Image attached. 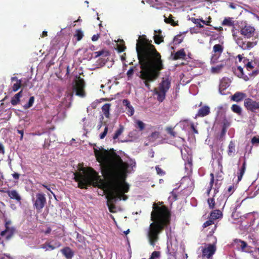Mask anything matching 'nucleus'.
Returning <instances> with one entry per match:
<instances>
[{
	"label": "nucleus",
	"instance_id": "1",
	"mask_svg": "<svg viewBox=\"0 0 259 259\" xmlns=\"http://www.w3.org/2000/svg\"><path fill=\"white\" fill-rule=\"evenodd\" d=\"M94 151L97 160L101 163L102 174L107 179L108 193L106 196L107 204L109 211L115 212L114 204L118 200L127 199L125 193L129 190V185L125 182L128 165L123 162L113 149L110 150L99 148L94 144Z\"/></svg>",
	"mask_w": 259,
	"mask_h": 259
},
{
	"label": "nucleus",
	"instance_id": "2",
	"mask_svg": "<svg viewBox=\"0 0 259 259\" xmlns=\"http://www.w3.org/2000/svg\"><path fill=\"white\" fill-rule=\"evenodd\" d=\"M152 42L145 35H142L139 36L136 44V51L141 69L140 78L148 90L151 87L150 83L155 80L159 76L160 71L164 69L161 55Z\"/></svg>",
	"mask_w": 259,
	"mask_h": 259
},
{
	"label": "nucleus",
	"instance_id": "3",
	"mask_svg": "<svg viewBox=\"0 0 259 259\" xmlns=\"http://www.w3.org/2000/svg\"><path fill=\"white\" fill-rule=\"evenodd\" d=\"M151 212V221L146 235L148 242L154 247L160 239V235L170 224L171 212L163 202L154 203Z\"/></svg>",
	"mask_w": 259,
	"mask_h": 259
},
{
	"label": "nucleus",
	"instance_id": "4",
	"mask_svg": "<svg viewBox=\"0 0 259 259\" xmlns=\"http://www.w3.org/2000/svg\"><path fill=\"white\" fill-rule=\"evenodd\" d=\"M74 180L78 183V187L80 189H87L94 181L93 176L84 168H81L79 172H74Z\"/></svg>",
	"mask_w": 259,
	"mask_h": 259
},
{
	"label": "nucleus",
	"instance_id": "5",
	"mask_svg": "<svg viewBox=\"0 0 259 259\" xmlns=\"http://www.w3.org/2000/svg\"><path fill=\"white\" fill-rule=\"evenodd\" d=\"M240 33L245 38H252V40H257L258 42V32L256 31L253 26L245 23L244 26L240 27Z\"/></svg>",
	"mask_w": 259,
	"mask_h": 259
},
{
	"label": "nucleus",
	"instance_id": "6",
	"mask_svg": "<svg viewBox=\"0 0 259 259\" xmlns=\"http://www.w3.org/2000/svg\"><path fill=\"white\" fill-rule=\"evenodd\" d=\"M232 31L233 33V36L236 43L243 50H249L255 46L257 44V40H252L251 41L244 40L242 37H238L234 32L233 30H232Z\"/></svg>",
	"mask_w": 259,
	"mask_h": 259
},
{
	"label": "nucleus",
	"instance_id": "7",
	"mask_svg": "<svg viewBox=\"0 0 259 259\" xmlns=\"http://www.w3.org/2000/svg\"><path fill=\"white\" fill-rule=\"evenodd\" d=\"M77 78L75 83L73 86V91L75 92L76 96L82 98L84 97L85 96L84 81L80 76L77 77Z\"/></svg>",
	"mask_w": 259,
	"mask_h": 259
},
{
	"label": "nucleus",
	"instance_id": "8",
	"mask_svg": "<svg viewBox=\"0 0 259 259\" xmlns=\"http://www.w3.org/2000/svg\"><path fill=\"white\" fill-rule=\"evenodd\" d=\"M217 250L215 244H208L202 249V257L203 259H212L213 255Z\"/></svg>",
	"mask_w": 259,
	"mask_h": 259
},
{
	"label": "nucleus",
	"instance_id": "9",
	"mask_svg": "<svg viewBox=\"0 0 259 259\" xmlns=\"http://www.w3.org/2000/svg\"><path fill=\"white\" fill-rule=\"evenodd\" d=\"M244 106L247 110L255 113L256 110H259V101L257 102L251 98H247L244 100Z\"/></svg>",
	"mask_w": 259,
	"mask_h": 259
},
{
	"label": "nucleus",
	"instance_id": "10",
	"mask_svg": "<svg viewBox=\"0 0 259 259\" xmlns=\"http://www.w3.org/2000/svg\"><path fill=\"white\" fill-rule=\"evenodd\" d=\"M46 204V198L45 195L41 193H38L36 194V200L34 203V206L36 209L40 211Z\"/></svg>",
	"mask_w": 259,
	"mask_h": 259
},
{
	"label": "nucleus",
	"instance_id": "11",
	"mask_svg": "<svg viewBox=\"0 0 259 259\" xmlns=\"http://www.w3.org/2000/svg\"><path fill=\"white\" fill-rule=\"evenodd\" d=\"M234 241L237 244V246L241 248L242 251L246 252H251L252 251V247L248 246L246 242L238 239H236Z\"/></svg>",
	"mask_w": 259,
	"mask_h": 259
},
{
	"label": "nucleus",
	"instance_id": "12",
	"mask_svg": "<svg viewBox=\"0 0 259 259\" xmlns=\"http://www.w3.org/2000/svg\"><path fill=\"white\" fill-rule=\"evenodd\" d=\"M166 92L167 91L158 87L154 90V94L157 95V100L160 102H162L165 98Z\"/></svg>",
	"mask_w": 259,
	"mask_h": 259
},
{
	"label": "nucleus",
	"instance_id": "13",
	"mask_svg": "<svg viewBox=\"0 0 259 259\" xmlns=\"http://www.w3.org/2000/svg\"><path fill=\"white\" fill-rule=\"evenodd\" d=\"M61 246V243L58 241H56L54 242V245H51L50 242H46L45 243L41 244L40 245V247L45 249L46 250H48L49 249L54 250L56 248L60 247Z\"/></svg>",
	"mask_w": 259,
	"mask_h": 259
},
{
	"label": "nucleus",
	"instance_id": "14",
	"mask_svg": "<svg viewBox=\"0 0 259 259\" xmlns=\"http://www.w3.org/2000/svg\"><path fill=\"white\" fill-rule=\"evenodd\" d=\"M210 113V108L208 106L205 105L201 107L196 114L197 117H204L208 115Z\"/></svg>",
	"mask_w": 259,
	"mask_h": 259
},
{
	"label": "nucleus",
	"instance_id": "15",
	"mask_svg": "<svg viewBox=\"0 0 259 259\" xmlns=\"http://www.w3.org/2000/svg\"><path fill=\"white\" fill-rule=\"evenodd\" d=\"M246 97V94L240 92H237L231 96V100L236 102H240L245 99Z\"/></svg>",
	"mask_w": 259,
	"mask_h": 259
},
{
	"label": "nucleus",
	"instance_id": "16",
	"mask_svg": "<svg viewBox=\"0 0 259 259\" xmlns=\"http://www.w3.org/2000/svg\"><path fill=\"white\" fill-rule=\"evenodd\" d=\"M6 193L11 199L15 200L17 202L21 203V197L16 190H8Z\"/></svg>",
	"mask_w": 259,
	"mask_h": 259
},
{
	"label": "nucleus",
	"instance_id": "17",
	"mask_svg": "<svg viewBox=\"0 0 259 259\" xmlns=\"http://www.w3.org/2000/svg\"><path fill=\"white\" fill-rule=\"evenodd\" d=\"M170 83L171 80L168 78H163L162 81L159 83L158 88L167 92L170 87Z\"/></svg>",
	"mask_w": 259,
	"mask_h": 259
},
{
	"label": "nucleus",
	"instance_id": "18",
	"mask_svg": "<svg viewBox=\"0 0 259 259\" xmlns=\"http://www.w3.org/2000/svg\"><path fill=\"white\" fill-rule=\"evenodd\" d=\"M61 251L67 259H71L73 256L74 252L69 247H64Z\"/></svg>",
	"mask_w": 259,
	"mask_h": 259
},
{
	"label": "nucleus",
	"instance_id": "19",
	"mask_svg": "<svg viewBox=\"0 0 259 259\" xmlns=\"http://www.w3.org/2000/svg\"><path fill=\"white\" fill-rule=\"evenodd\" d=\"M122 104L126 106V110L127 111L128 115L132 116L134 113V109L131 105L130 102L127 99H124L122 101Z\"/></svg>",
	"mask_w": 259,
	"mask_h": 259
},
{
	"label": "nucleus",
	"instance_id": "20",
	"mask_svg": "<svg viewBox=\"0 0 259 259\" xmlns=\"http://www.w3.org/2000/svg\"><path fill=\"white\" fill-rule=\"evenodd\" d=\"M235 144L233 141H231L228 146L227 151L228 155L229 156L233 157L235 155L236 153Z\"/></svg>",
	"mask_w": 259,
	"mask_h": 259
},
{
	"label": "nucleus",
	"instance_id": "21",
	"mask_svg": "<svg viewBox=\"0 0 259 259\" xmlns=\"http://www.w3.org/2000/svg\"><path fill=\"white\" fill-rule=\"evenodd\" d=\"M186 56V54L184 49H181L175 53L173 57V60H177L181 59H184Z\"/></svg>",
	"mask_w": 259,
	"mask_h": 259
},
{
	"label": "nucleus",
	"instance_id": "22",
	"mask_svg": "<svg viewBox=\"0 0 259 259\" xmlns=\"http://www.w3.org/2000/svg\"><path fill=\"white\" fill-rule=\"evenodd\" d=\"M246 162L245 158L244 159V161L242 163V165L240 168L239 169V172H238L237 175V178H238V181H240L242 178V177L245 172V169H246Z\"/></svg>",
	"mask_w": 259,
	"mask_h": 259
},
{
	"label": "nucleus",
	"instance_id": "23",
	"mask_svg": "<svg viewBox=\"0 0 259 259\" xmlns=\"http://www.w3.org/2000/svg\"><path fill=\"white\" fill-rule=\"evenodd\" d=\"M14 231H15V228H13V227H12L11 229H8V227H7V228H6L5 230L2 231L1 232V235L2 236H4L6 235V234L8 232L9 233V234L6 237V239L7 240H9L10 239L12 236H13L14 233Z\"/></svg>",
	"mask_w": 259,
	"mask_h": 259
},
{
	"label": "nucleus",
	"instance_id": "24",
	"mask_svg": "<svg viewBox=\"0 0 259 259\" xmlns=\"http://www.w3.org/2000/svg\"><path fill=\"white\" fill-rule=\"evenodd\" d=\"M22 96V90L20 91L12 98L11 103L13 106L17 105L20 102V98Z\"/></svg>",
	"mask_w": 259,
	"mask_h": 259
},
{
	"label": "nucleus",
	"instance_id": "25",
	"mask_svg": "<svg viewBox=\"0 0 259 259\" xmlns=\"http://www.w3.org/2000/svg\"><path fill=\"white\" fill-rule=\"evenodd\" d=\"M110 103H106L102 107V111L106 118H109L110 117V109L111 107Z\"/></svg>",
	"mask_w": 259,
	"mask_h": 259
},
{
	"label": "nucleus",
	"instance_id": "26",
	"mask_svg": "<svg viewBox=\"0 0 259 259\" xmlns=\"http://www.w3.org/2000/svg\"><path fill=\"white\" fill-rule=\"evenodd\" d=\"M234 73L239 78H243L245 80H247V76L246 75L244 76L243 69L241 66L237 67V69L234 71Z\"/></svg>",
	"mask_w": 259,
	"mask_h": 259
},
{
	"label": "nucleus",
	"instance_id": "27",
	"mask_svg": "<svg viewBox=\"0 0 259 259\" xmlns=\"http://www.w3.org/2000/svg\"><path fill=\"white\" fill-rule=\"evenodd\" d=\"M223 215L222 212L219 209L213 210L210 213V217L213 220L221 218Z\"/></svg>",
	"mask_w": 259,
	"mask_h": 259
},
{
	"label": "nucleus",
	"instance_id": "28",
	"mask_svg": "<svg viewBox=\"0 0 259 259\" xmlns=\"http://www.w3.org/2000/svg\"><path fill=\"white\" fill-rule=\"evenodd\" d=\"M232 111L236 113L239 116H241L242 113V109L241 107L237 104H233L231 107Z\"/></svg>",
	"mask_w": 259,
	"mask_h": 259
},
{
	"label": "nucleus",
	"instance_id": "29",
	"mask_svg": "<svg viewBox=\"0 0 259 259\" xmlns=\"http://www.w3.org/2000/svg\"><path fill=\"white\" fill-rule=\"evenodd\" d=\"M235 189L234 185H232L230 186L227 190L225 191V194H224V198H228L229 196H230L234 192Z\"/></svg>",
	"mask_w": 259,
	"mask_h": 259
},
{
	"label": "nucleus",
	"instance_id": "30",
	"mask_svg": "<svg viewBox=\"0 0 259 259\" xmlns=\"http://www.w3.org/2000/svg\"><path fill=\"white\" fill-rule=\"evenodd\" d=\"M223 47L220 44L215 45L213 47V52L219 54V56L223 52Z\"/></svg>",
	"mask_w": 259,
	"mask_h": 259
},
{
	"label": "nucleus",
	"instance_id": "31",
	"mask_svg": "<svg viewBox=\"0 0 259 259\" xmlns=\"http://www.w3.org/2000/svg\"><path fill=\"white\" fill-rule=\"evenodd\" d=\"M222 25L224 26H228L229 27L234 26V21L232 18H225L222 23Z\"/></svg>",
	"mask_w": 259,
	"mask_h": 259
},
{
	"label": "nucleus",
	"instance_id": "32",
	"mask_svg": "<svg viewBox=\"0 0 259 259\" xmlns=\"http://www.w3.org/2000/svg\"><path fill=\"white\" fill-rule=\"evenodd\" d=\"M153 39L155 43L157 45H159L164 41V37L160 34H154Z\"/></svg>",
	"mask_w": 259,
	"mask_h": 259
},
{
	"label": "nucleus",
	"instance_id": "33",
	"mask_svg": "<svg viewBox=\"0 0 259 259\" xmlns=\"http://www.w3.org/2000/svg\"><path fill=\"white\" fill-rule=\"evenodd\" d=\"M123 126L120 125L119 128L116 131L115 133L114 134L113 137V139L114 140L117 139L119 137V136L123 133Z\"/></svg>",
	"mask_w": 259,
	"mask_h": 259
},
{
	"label": "nucleus",
	"instance_id": "34",
	"mask_svg": "<svg viewBox=\"0 0 259 259\" xmlns=\"http://www.w3.org/2000/svg\"><path fill=\"white\" fill-rule=\"evenodd\" d=\"M74 36L76 37L77 41H80L83 36V32L81 29H77Z\"/></svg>",
	"mask_w": 259,
	"mask_h": 259
},
{
	"label": "nucleus",
	"instance_id": "35",
	"mask_svg": "<svg viewBox=\"0 0 259 259\" xmlns=\"http://www.w3.org/2000/svg\"><path fill=\"white\" fill-rule=\"evenodd\" d=\"M164 21L166 23H170L172 26L178 25V23L175 22L173 19V16L171 15H169L168 18L165 17Z\"/></svg>",
	"mask_w": 259,
	"mask_h": 259
},
{
	"label": "nucleus",
	"instance_id": "36",
	"mask_svg": "<svg viewBox=\"0 0 259 259\" xmlns=\"http://www.w3.org/2000/svg\"><path fill=\"white\" fill-rule=\"evenodd\" d=\"M243 62L248 70H250L254 68V66H253L252 62L249 61L248 59H244Z\"/></svg>",
	"mask_w": 259,
	"mask_h": 259
},
{
	"label": "nucleus",
	"instance_id": "37",
	"mask_svg": "<svg viewBox=\"0 0 259 259\" xmlns=\"http://www.w3.org/2000/svg\"><path fill=\"white\" fill-rule=\"evenodd\" d=\"M22 86V80H18V82L15 83L12 86V90L13 92L17 91Z\"/></svg>",
	"mask_w": 259,
	"mask_h": 259
},
{
	"label": "nucleus",
	"instance_id": "38",
	"mask_svg": "<svg viewBox=\"0 0 259 259\" xmlns=\"http://www.w3.org/2000/svg\"><path fill=\"white\" fill-rule=\"evenodd\" d=\"M34 102V97L31 96L30 97L28 102L24 105V108L25 109L30 108L33 104Z\"/></svg>",
	"mask_w": 259,
	"mask_h": 259
},
{
	"label": "nucleus",
	"instance_id": "39",
	"mask_svg": "<svg viewBox=\"0 0 259 259\" xmlns=\"http://www.w3.org/2000/svg\"><path fill=\"white\" fill-rule=\"evenodd\" d=\"M136 127L138 128L139 131H142L144 130L145 127V124L141 120H137L136 122Z\"/></svg>",
	"mask_w": 259,
	"mask_h": 259
},
{
	"label": "nucleus",
	"instance_id": "40",
	"mask_svg": "<svg viewBox=\"0 0 259 259\" xmlns=\"http://www.w3.org/2000/svg\"><path fill=\"white\" fill-rule=\"evenodd\" d=\"M191 20L193 23L197 25V27H199V28H203L204 27L203 25L201 24V20H202V19H196L195 18H191Z\"/></svg>",
	"mask_w": 259,
	"mask_h": 259
},
{
	"label": "nucleus",
	"instance_id": "41",
	"mask_svg": "<svg viewBox=\"0 0 259 259\" xmlns=\"http://www.w3.org/2000/svg\"><path fill=\"white\" fill-rule=\"evenodd\" d=\"M167 134L170 135L171 137L175 138L177 136L176 133L174 131V128L172 127H167L165 129Z\"/></svg>",
	"mask_w": 259,
	"mask_h": 259
},
{
	"label": "nucleus",
	"instance_id": "42",
	"mask_svg": "<svg viewBox=\"0 0 259 259\" xmlns=\"http://www.w3.org/2000/svg\"><path fill=\"white\" fill-rule=\"evenodd\" d=\"M183 40V38L181 35H177L174 38V42L176 45L181 44Z\"/></svg>",
	"mask_w": 259,
	"mask_h": 259
},
{
	"label": "nucleus",
	"instance_id": "43",
	"mask_svg": "<svg viewBox=\"0 0 259 259\" xmlns=\"http://www.w3.org/2000/svg\"><path fill=\"white\" fill-rule=\"evenodd\" d=\"M122 44H119L117 45V50L119 53H121L126 49L125 45L123 44V41L122 40Z\"/></svg>",
	"mask_w": 259,
	"mask_h": 259
},
{
	"label": "nucleus",
	"instance_id": "44",
	"mask_svg": "<svg viewBox=\"0 0 259 259\" xmlns=\"http://www.w3.org/2000/svg\"><path fill=\"white\" fill-rule=\"evenodd\" d=\"M159 133L158 132L155 131L151 134V135L149 136V138L151 140L154 141L159 137Z\"/></svg>",
	"mask_w": 259,
	"mask_h": 259
},
{
	"label": "nucleus",
	"instance_id": "45",
	"mask_svg": "<svg viewBox=\"0 0 259 259\" xmlns=\"http://www.w3.org/2000/svg\"><path fill=\"white\" fill-rule=\"evenodd\" d=\"M160 256V252L158 251H153L149 259H156L159 258Z\"/></svg>",
	"mask_w": 259,
	"mask_h": 259
},
{
	"label": "nucleus",
	"instance_id": "46",
	"mask_svg": "<svg viewBox=\"0 0 259 259\" xmlns=\"http://www.w3.org/2000/svg\"><path fill=\"white\" fill-rule=\"evenodd\" d=\"M168 259H176V252L175 251H170L169 246H167Z\"/></svg>",
	"mask_w": 259,
	"mask_h": 259
},
{
	"label": "nucleus",
	"instance_id": "47",
	"mask_svg": "<svg viewBox=\"0 0 259 259\" xmlns=\"http://www.w3.org/2000/svg\"><path fill=\"white\" fill-rule=\"evenodd\" d=\"M207 202L209 204L210 208L213 209L214 207L215 201L214 199L213 198H208L207 200Z\"/></svg>",
	"mask_w": 259,
	"mask_h": 259
},
{
	"label": "nucleus",
	"instance_id": "48",
	"mask_svg": "<svg viewBox=\"0 0 259 259\" xmlns=\"http://www.w3.org/2000/svg\"><path fill=\"white\" fill-rule=\"evenodd\" d=\"M214 224V220L209 218V219L206 221L203 225V227L204 228H206L210 225H211Z\"/></svg>",
	"mask_w": 259,
	"mask_h": 259
},
{
	"label": "nucleus",
	"instance_id": "49",
	"mask_svg": "<svg viewBox=\"0 0 259 259\" xmlns=\"http://www.w3.org/2000/svg\"><path fill=\"white\" fill-rule=\"evenodd\" d=\"M252 145H258L259 144V136H254L251 140Z\"/></svg>",
	"mask_w": 259,
	"mask_h": 259
},
{
	"label": "nucleus",
	"instance_id": "50",
	"mask_svg": "<svg viewBox=\"0 0 259 259\" xmlns=\"http://www.w3.org/2000/svg\"><path fill=\"white\" fill-rule=\"evenodd\" d=\"M210 180L208 187H211L212 189V187L214 182V177L213 173L210 174Z\"/></svg>",
	"mask_w": 259,
	"mask_h": 259
},
{
	"label": "nucleus",
	"instance_id": "51",
	"mask_svg": "<svg viewBox=\"0 0 259 259\" xmlns=\"http://www.w3.org/2000/svg\"><path fill=\"white\" fill-rule=\"evenodd\" d=\"M104 53H105V52L103 50H102V51H98V52H96L94 53L95 56V58H97L100 56H102V55H104ZM106 54H105L104 56H107V55H108V53L107 52H106Z\"/></svg>",
	"mask_w": 259,
	"mask_h": 259
},
{
	"label": "nucleus",
	"instance_id": "52",
	"mask_svg": "<svg viewBox=\"0 0 259 259\" xmlns=\"http://www.w3.org/2000/svg\"><path fill=\"white\" fill-rule=\"evenodd\" d=\"M108 131V127L107 126H106L105 127V128H104V132L100 135V138L101 139H103L107 135Z\"/></svg>",
	"mask_w": 259,
	"mask_h": 259
},
{
	"label": "nucleus",
	"instance_id": "53",
	"mask_svg": "<svg viewBox=\"0 0 259 259\" xmlns=\"http://www.w3.org/2000/svg\"><path fill=\"white\" fill-rule=\"evenodd\" d=\"M155 169L158 175L163 176L165 174V172L159 166H156Z\"/></svg>",
	"mask_w": 259,
	"mask_h": 259
},
{
	"label": "nucleus",
	"instance_id": "54",
	"mask_svg": "<svg viewBox=\"0 0 259 259\" xmlns=\"http://www.w3.org/2000/svg\"><path fill=\"white\" fill-rule=\"evenodd\" d=\"M134 69L133 68H131L126 73L128 78H132L134 74Z\"/></svg>",
	"mask_w": 259,
	"mask_h": 259
},
{
	"label": "nucleus",
	"instance_id": "55",
	"mask_svg": "<svg viewBox=\"0 0 259 259\" xmlns=\"http://www.w3.org/2000/svg\"><path fill=\"white\" fill-rule=\"evenodd\" d=\"M224 67L223 65H217L216 67H212V70L214 72H218L221 70V69Z\"/></svg>",
	"mask_w": 259,
	"mask_h": 259
},
{
	"label": "nucleus",
	"instance_id": "56",
	"mask_svg": "<svg viewBox=\"0 0 259 259\" xmlns=\"http://www.w3.org/2000/svg\"><path fill=\"white\" fill-rule=\"evenodd\" d=\"M218 58H219V56H217V55H214L213 56H212L211 58V63H215L217 62Z\"/></svg>",
	"mask_w": 259,
	"mask_h": 259
},
{
	"label": "nucleus",
	"instance_id": "57",
	"mask_svg": "<svg viewBox=\"0 0 259 259\" xmlns=\"http://www.w3.org/2000/svg\"><path fill=\"white\" fill-rule=\"evenodd\" d=\"M99 37H100V34H95L92 37V40L93 41H97L98 40Z\"/></svg>",
	"mask_w": 259,
	"mask_h": 259
},
{
	"label": "nucleus",
	"instance_id": "58",
	"mask_svg": "<svg viewBox=\"0 0 259 259\" xmlns=\"http://www.w3.org/2000/svg\"><path fill=\"white\" fill-rule=\"evenodd\" d=\"M191 128L195 134H197L198 133V130L195 128L194 123H192L191 124Z\"/></svg>",
	"mask_w": 259,
	"mask_h": 259
},
{
	"label": "nucleus",
	"instance_id": "59",
	"mask_svg": "<svg viewBox=\"0 0 259 259\" xmlns=\"http://www.w3.org/2000/svg\"><path fill=\"white\" fill-rule=\"evenodd\" d=\"M12 176L14 179L18 180L20 177V175L17 172H14L12 174Z\"/></svg>",
	"mask_w": 259,
	"mask_h": 259
},
{
	"label": "nucleus",
	"instance_id": "60",
	"mask_svg": "<svg viewBox=\"0 0 259 259\" xmlns=\"http://www.w3.org/2000/svg\"><path fill=\"white\" fill-rule=\"evenodd\" d=\"M17 132H18V133H19V134L21 135V137H20V140H22L23 138V135H24V131H23V130H17Z\"/></svg>",
	"mask_w": 259,
	"mask_h": 259
},
{
	"label": "nucleus",
	"instance_id": "61",
	"mask_svg": "<svg viewBox=\"0 0 259 259\" xmlns=\"http://www.w3.org/2000/svg\"><path fill=\"white\" fill-rule=\"evenodd\" d=\"M11 224V222L10 221H6V223H5V228H7V227L8 229H11V228H10L9 227V225Z\"/></svg>",
	"mask_w": 259,
	"mask_h": 259
},
{
	"label": "nucleus",
	"instance_id": "62",
	"mask_svg": "<svg viewBox=\"0 0 259 259\" xmlns=\"http://www.w3.org/2000/svg\"><path fill=\"white\" fill-rule=\"evenodd\" d=\"M51 228L50 227H49L47 228V230L44 232L46 234H49L51 233Z\"/></svg>",
	"mask_w": 259,
	"mask_h": 259
},
{
	"label": "nucleus",
	"instance_id": "63",
	"mask_svg": "<svg viewBox=\"0 0 259 259\" xmlns=\"http://www.w3.org/2000/svg\"><path fill=\"white\" fill-rule=\"evenodd\" d=\"M201 22H202L203 24H205V25H208V26L210 25V20H209V21H207V22H206V21H204V20H201Z\"/></svg>",
	"mask_w": 259,
	"mask_h": 259
},
{
	"label": "nucleus",
	"instance_id": "64",
	"mask_svg": "<svg viewBox=\"0 0 259 259\" xmlns=\"http://www.w3.org/2000/svg\"><path fill=\"white\" fill-rule=\"evenodd\" d=\"M4 255L6 256V257H2L0 259H12V258H11V257H10V256L9 255H7V254H4Z\"/></svg>",
	"mask_w": 259,
	"mask_h": 259
}]
</instances>
